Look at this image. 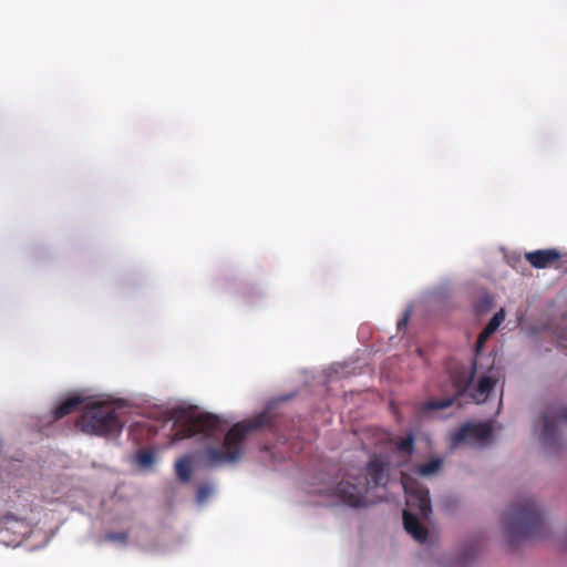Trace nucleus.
<instances>
[{
    "instance_id": "1",
    "label": "nucleus",
    "mask_w": 567,
    "mask_h": 567,
    "mask_svg": "<svg viewBox=\"0 0 567 567\" xmlns=\"http://www.w3.org/2000/svg\"><path fill=\"white\" fill-rule=\"evenodd\" d=\"M269 424V415L264 412L250 420L234 424L224 435L223 447L208 446L205 451L207 464L221 466L238 462L244 454V443L248 433L258 431Z\"/></svg>"
},
{
    "instance_id": "2",
    "label": "nucleus",
    "mask_w": 567,
    "mask_h": 567,
    "mask_svg": "<svg viewBox=\"0 0 567 567\" xmlns=\"http://www.w3.org/2000/svg\"><path fill=\"white\" fill-rule=\"evenodd\" d=\"M505 530L512 542L544 537V516L533 498H523L512 504L504 514Z\"/></svg>"
},
{
    "instance_id": "3",
    "label": "nucleus",
    "mask_w": 567,
    "mask_h": 567,
    "mask_svg": "<svg viewBox=\"0 0 567 567\" xmlns=\"http://www.w3.org/2000/svg\"><path fill=\"white\" fill-rule=\"evenodd\" d=\"M402 486L406 495L408 506V509L403 511L404 528L414 539L424 543L427 538V529L411 511H419L423 518L430 516L432 513V504L429 489L408 475L402 476Z\"/></svg>"
},
{
    "instance_id": "4",
    "label": "nucleus",
    "mask_w": 567,
    "mask_h": 567,
    "mask_svg": "<svg viewBox=\"0 0 567 567\" xmlns=\"http://www.w3.org/2000/svg\"><path fill=\"white\" fill-rule=\"evenodd\" d=\"M76 427L87 434L104 436L121 432L123 422L112 404L96 402L85 406L76 420Z\"/></svg>"
},
{
    "instance_id": "5",
    "label": "nucleus",
    "mask_w": 567,
    "mask_h": 567,
    "mask_svg": "<svg viewBox=\"0 0 567 567\" xmlns=\"http://www.w3.org/2000/svg\"><path fill=\"white\" fill-rule=\"evenodd\" d=\"M176 431L173 441H182L195 435L203 437H220L224 434V422L210 413L181 411L175 421Z\"/></svg>"
},
{
    "instance_id": "6",
    "label": "nucleus",
    "mask_w": 567,
    "mask_h": 567,
    "mask_svg": "<svg viewBox=\"0 0 567 567\" xmlns=\"http://www.w3.org/2000/svg\"><path fill=\"white\" fill-rule=\"evenodd\" d=\"M368 484L363 483L361 476H347L336 487V496L341 502L351 507H365L368 506L367 493Z\"/></svg>"
},
{
    "instance_id": "7",
    "label": "nucleus",
    "mask_w": 567,
    "mask_h": 567,
    "mask_svg": "<svg viewBox=\"0 0 567 567\" xmlns=\"http://www.w3.org/2000/svg\"><path fill=\"white\" fill-rule=\"evenodd\" d=\"M390 457L386 454H374L364 470V476H361L364 484L370 487L385 486L389 482Z\"/></svg>"
},
{
    "instance_id": "8",
    "label": "nucleus",
    "mask_w": 567,
    "mask_h": 567,
    "mask_svg": "<svg viewBox=\"0 0 567 567\" xmlns=\"http://www.w3.org/2000/svg\"><path fill=\"white\" fill-rule=\"evenodd\" d=\"M492 432L489 423H466L454 433L453 442L454 444L465 442L483 444L489 440Z\"/></svg>"
},
{
    "instance_id": "9",
    "label": "nucleus",
    "mask_w": 567,
    "mask_h": 567,
    "mask_svg": "<svg viewBox=\"0 0 567 567\" xmlns=\"http://www.w3.org/2000/svg\"><path fill=\"white\" fill-rule=\"evenodd\" d=\"M559 422L567 423V406L558 409L555 415H543V431L540 434V440L545 445L554 446L557 444Z\"/></svg>"
},
{
    "instance_id": "10",
    "label": "nucleus",
    "mask_w": 567,
    "mask_h": 567,
    "mask_svg": "<svg viewBox=\"0 0 567 567\" xmlns=\"http://www.w3.org/2000/svg\"><path fill=\"white\" fill-rule=\"evenodd\" d=\"M561 255L557 249H538L525 254V259L536 269L558 267Z\"/></svg>"
},
{
    "instance_id": "11",
    "label": "nucleus",
    "mask_w": 567,
    "mask_h": 567,
    "mask_svg": "<svg viewBox=\"0 0 567 567\" xmlns=\"http://www.w3.org/2000/svg\"><path fill=\"white\" fill-rule=\"evenodd\" d=\"M477 371V361L474 360L468 370L458 371L453 375V383L457 392H465L474 380Z\"/></svg>"
},
{
    "instance_id": "12",
    "label": "nucleus",
    "mask_w": 567,
    "mask_h": 567,
    "mask_svg": "<svg viewBox=\"0 0 567 567\" xmlns=\"http://www.w3.org/2000/svg\"><path fill=\"white\" fill-rule=\"evenodd\" d=\"M496 383H497V378L494 375L493 371L491 370L488 372V374L483 375L480 379L478 385H477L475 392L473 393V398L477 402L485 401Z\"/></svg>"
},
{
    "instance_id": "13",
    "label": "nucleus",
    "mask_w": 567,
    "mask_h": 567,
    "mask_svg": "<svg viewBox=\"0 0 567 567\" xmlns=\"http://www.w3.org/2000/svg\"><path fill=\"white\" fill-rule=\"evenodd\" d=\"M83 399L80 396H72L63 401L54 410L53 419L60 420L71 413H73L83 403Z\"/></svg>"
},
{
    "instance_id": "14",
    "label": "nucleus",
    "mask_w": 567,
    "mask_h": 567,
    "mask_svg": "<svg viewBox=\"0 0 567 567\" xmlns=\"http://www.w3.org/2000/svg\"><path fill=\"white\" fill-rule=\"evenodd\" d=\"M175 472L179 481L186 483L192 476V461L188 456L179 458L175 463Z\"/></svg>"
},
{
    "instance_id": "15",
    "label": "nucleus",
    "mask_w": 567,
    "mask_h": 567,
    "mask_svg": "<svg viewBox=\"0 0 567 567\" xmlns=\"http://www.w3.org/2000/svg\"><path fill=\"white\" fill-rule=\"evenodd\" d=\"M442 464L441 458H433L430 462L417 465L414 472L420 476H431L440 471Z\"/></svg>"
},
{
    "instance_id": "16",
    "label": "nucleus",
    "mask_w": 567,
    "mask_h": 567,
    "mask_svg": "<svg viewBox=\"0 0 567 567\" xmlns=\"http://www.w3.org/2000/svg\"><path fill=\"white\" fill-rule=\"evenodd\" d=\"M452 399H442V400H429L420 404V411L422 413H426L430 411L442 410L450 405H452Z\"/></svg>"
},
{
    "instance_id": "17",
    "label": "nucleus",
    "mask_w": 567,
    "mask_h": 567,
    "mask_svg": "<svg viewBox=\"0 0 567 567\" xmlns=\"http://www.w3.org/2000/svg\"><path fill=\"white\" fill-rule=\"evenodd\" d=\"M477 553H478V545L476 543L466 546L460 556V560H458L460 565L467 566L474 559V557L477 555Z\"/></svg>"
},
{
    "instance_id": "18",
    "label": "nucleus",
    "mask_w": 567,
    "mask_h": 567,
    "mask_svg": "<svg viewBox=\"0 0 567 567\" xmlns=\"http://www.w3.org/2000/svg\"><path fill=\"white\" fill-rule=\"evenodd\" d=\"M396 450L403 454H412L414 450V437L409 434L405 437L400 439L396 443Z\"/></svg>"
},
{
    "instance_id": "19",
    "label": "nucleus",
    "mask_w": 567,
    "mask_h": 567,
    "mask_svg": "<svg viewBox=\"0 0 567 567\" xmlns=\"http://www.w3.org/2000/svg\"><path fill=\"white\" fill-rule=\"evenodd\" d=\"M504 320H505V311H504V309H501L492 317V319L485 326V329H487L489 332L494 333L497 330V328L503 323Z\"/></svg>"
},
{
    "instance_id": "20",
    "label": "nucleus",
    "mask_w": 567,
    "mask_h": 567,
    "mask_svg": "<svg viewBox=\"0 0 567 567\" xmlns=\"http://www.w3.org/2000/svg\"><path fill=\"white\" fill-rule=\"evenodd\" d=\"M213 494V486L209 484H200L197 488L196 498L198 503L206 502Z\"/></svg>"
},
{
    "instance_id": "21",
    "label": "nucleus",
    "mask_w": 567,
    "mask_h": 567,
    "mask_svg": "<svg viewBox=\"0 0 567 567\" xmlns=\"http://www.w3.org/2000/svg\"><path fill=\"white\" fill-rule=\"evenodd\" d=\"M137 462L142 466H150L154 462V454L151 451L141 450L137 453Z\"/></svg>"
},
{
    "instance_id": "22",
    "label": "nucleus",
    "mask_w": 567,
    "mask_h": 567,
    "mask_svg": "<svg viewBox=\"0 0 567 567\" xmlns=\"http://www.w3.org/2000/svg\"><path fill=\"white\" fill-rule=\"evenodd\" d=\"M493 333L489 332L487 329H483L481 331V333L478 334L477 337V340H476V344H475V352H476V355L480 354L481 350L483 349L484 344L486 343V341L491 338Z\"/></svg>"
},
{
    "instance_id": "23",
    "label": "nucleus",
    "mask_w": 567,
    "mask_h": 567,
    "mask_svg": "<svg viewBox=\"0 0 567 567\" xmlns=\"http://www.w3.org/2000/svg\"><path fill=\"white\" fill-rule=\"evenodd\" d=\"M127 538H128V535L124 532L122 533H107L105 535V539L109 540V542H118V543H122V544H126L127 542Z\"/></svg>"
},
{
    "instance_id": "24",
    "label": "nucleus",
    "mask_w": 567,
    "mask_h": 567,
    "mask_svg": "<svg viewBox=\"0 0 567 567\" xmlns=\"http://www.w3.org/2000/svg\"><path fill=\"white\" fill-rule=\"evenodd\" d=\"M408 318H409V317H408V315H406L402 320H400V321L398 322V328H399V329H400L402 326H405V324H406V322H408Z\"/></svg>"
}]
</instances>
